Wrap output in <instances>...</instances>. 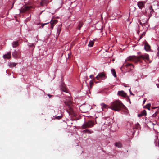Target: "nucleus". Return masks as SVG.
Masks as SVG:
<instances>
[{
	"label": "nucleus",
	"mask_w": 159,
	"mask_h": 159,
	"mask_svg": "<svg viewBox=\"0 0 159 159\" xmlns=\"http://www.w3.org/2000/svg\"><path fill=\"white\" fill-rule=\"evenodd\" d=\"M141 59L148 61L149 60V56L148 54L144 53L138 56H136L134 55L129 56L127 58L126 61H133L136 63L138 62H141Z\"/></svg>",
	"instance_id": "obj_1"
},
{
	"label": "nucleus",
	"mask_w": 159,
	"mask_h": 159,
	"mask_svg": "<svg viewBox=\"0 0 159 159\" xmlns=\"http://www.w3.org/2000/svg\"><path fill=\"white\" fill-rule=\"evenodd\" d=\"M125 107V106L119 100H117L111 102L110 106L108 107L109 108L116 111H119L122 108L124 109Z\"/></svg>",
	"instance_id": "obj_2"
},
{
	"label": "nucleus",
	"mask_w": 159,
	"mask_h": 159,
	"mask_svg": "<svg viewBox=\"0 0 159 159\" xmlns=\"http://www.w3.org/2000/svg\"><path fill=\"white\" fill-rule=\"evenodd\" d=\"M94 124L95 123L94 121L89 120L84 122L82 125V127L83 129L91 128L93 126Z\"/></svg>",
	"instance_id": "obj_3"
},
{
	"label": "nucleus",
	"mask_w": 159,
	"mask_h": 159,
	"mask_svg": "<svg viewBox=\"0 0 159 159\" xmlns=\"http://www.w3.org/2000/svg\"><path fill=\"white\" fill-rule=\"evenodd\" d=\"M125 66L128 72L132 71L134 69V66L131 63L127 62Z\"/></svg>",
	"instance_id": "obj_4"
},
{
	"label": "nucleus",
	"mask_w": 159,
	"mask_h": 159,
	"mask_svg": "<svg viewBox=\"0 0 159 159\" xmlns=\"http://www.w3.org/2000/svg\"><path fill=\"white\" fill-rule=\"evenodd\" d=\"M33 8L32 6H24L22 7L21 9L20 10V13H25L27 11L30 10L31 8Z\"/></svg>",
	"instance_id": "obj_5"
},
{
	"label": "nucleus",
	"mask_w": 159,
	"mask_h": 159,
	"mask_svg": "<svg viewBox=\"0 0 159 159\" xmlns=\"http://www.w3.org/2000/svg\"><path fill=\"white\" fill-rule=\"evenodd\" d=\"M57 20L56 19L51 20L50 22V27L49 28L52 30L53 29L54 26L57 23Z\"/></svg>",
	"instance_id": "obj_6"
},
{
	"label": "nucleus",
	"mask_w": 159,
	"mask_h": 159,
	"mask_svg": "<svg viewBox=\"0 0 159 159\" xmlns=\"http://www.w3.org/2000/svg\"><path fill=\"white\" fill-rule=\"evenodd\" d=\"M146 2L145 1H140L137 2V5L139 9H142L144 7L145 4Z\"/></svg>",
	"instance_id": "obj_7"
},
{
	"label": "nucleus",
	"mask_w": 159,
	"mask_h": 159,
	"mask_svg": "<svg viewBox=\"0 0 159 159\" xmlns=\"http://www.w3.org/2000/svg\"><path fill=\"white\" fill-rule=\"evenodd\" d=\"M61 89L62 91L67 93L68 90L66 87L65 84L64 83H62L61 86Z\"/></svg>",
	"instance_id": "obj_8"
},
{
	"label": "nucleus",
	"mask_w": 159,
	"mask_h": 159,
	"mask_svg": "<svg viewBox=\"0 0 159 159\" xmlns=\"http://www.w3.org/2000/svg\"><path fill=\"white\" fill-rule=\"evenodd\" d=\"M117 94L123 97H125L126 96V94L123 91H119L118 92Z\"/></svg>",
	"instance_id": "obj_9"
},
{
	"label": "nucleus",
	"mask_w": 159,
	"mask_h": 159,
	"mask_svg": "<svg viewBox=\"0 0 159 159\" xmlns=\"http://www.w3.org/2000/svg\"><path fill=\"white\" fill-rule=\"evenodd\" d=\"M99 78L100 80H102L106 78L105 74L103 72L99 73L98 74Z\"/></svg>",
	"instance_id": "obj_10"
},
{
	"label": "nucleus",
	"mask_w": 159,
	"mask_h": 159,
	"mask_svg": "<svg viewBox=\"0 0 159 159\" xmlns=\"http://www.w3.org/2000/svg\"><path fill=\"white\" fill-rule=\"evenodd\" d=\"M11 53L10 52H8L7 54L3 56V57L4 58L9 59L11 58Z\"/></svg>",
	"instance_id": "obj_11"
},
{
	"label": "nucleus",
	"mask_w": 159,
	"mask_h": 159,
	"mask_svg": "<svg viewBox=\"0 0 159 159\" xmlns=\"http://www.w3.org/2000/svg\"><path fill=\"white\" fill-rule=\"evenodd\" d=\"M12 55L13 57L16 58L19 57V55L18 52L16 50H15L12 53Z\"/></svg>",
	"instance_id": "obj_12"
},
{
	"label": "nucleus",
	"mask_w": 159,
	"mask_h": 159,
	"mask_svg": "<svg viewBox=\"0 0 159 159\" xmlns=\"http://www.w3.org/2000/svg\"><path fill=\"white\" fill-rule=\"evenodd\" d=\"M147 19L146 18H144V19L140 20L139 22L141 25H142L143 24H144L147 23Z\"/></svg>",
	"instance_id": "obj_13"
},
{
	"label": "nucleus",
	"mask_w": 159,
	"mask_h": 159,
	"mask_svg": "<svg viewBox=\"0 0 159 159\" xmlns=\"http://www.w3.org/2000/svg\"><path fill=\"white\" fill-rule=\"evenodd\" d=\"M154 143L156 146H159V140L158 137L156 136L154 141Z\"/></svg>",
	"instance_id": "obj_14"
},
{
	"label": "nucleus",
	"mask_w": 159,
	"mask_h": 159,
	"mask_svg": "<svg viewBox=\"0 0 159 159\" xmlns=\"http://www.w3.org/2000/svg\"><path fill=\"white\" fill-rule=\"evenodd\" d=\"M48 3V1L46 0H42L41 2H40V6H44L47 5V4Z\"/></svg>",
	"instance_id": "obj_15"
},
{
	"label": "nucleus",
	"mask_w": 159,
	"mask_h": 159,
	"mask_svg": "<svg viewBox=\"0 0 159 159\" xmlns=\"http://www.w3.org/2000/svg\"><path fill=\"white\" fill-rule=\"evenodd\" d=\"M12 46L13 48H16L19 45L18 42V41H14L12 43Z\"/></svg>",
	"instance_id": "obj_16"
},
{
	"label": "nucleus",
	"mask_w": 159,
	"mask_h": 159,
	"mask_svg": "<svg viewBox=\"0 0 159 159\" xmlns=\"http://www.w3.org/2000/svg\"><path fill=\"white\" fill-rule=\"evenodd\" d=\"M144 48L146 51H149L150 49V47L149 45L148 44H145L144 46Z\"/></svg>",
	"instance_id": "obj_17"
},
{
	"label": "nucleus",
	"mask_w": 159,
	"mask_h": 159,
	"mask_svg": "<svg viewBox=\"0 0 159 159\" xmlns=\"http://www.w3.org/2000/svg\"><path fill=\"white\" fill-rule=\"evenodd\" d=\"M85 133H88L89 134H91L93 132V131L91 129H86L84 130Z\"/></svg>",
	"instance_id": "obj_18"
},
{
	"label": "nucleus",
	"mask_w": 159,
	"mask_h": 159,
	"mask_svg": "<svg viewBox=\"0 0 159 159\" xmlns=\"http://www.w3.org/2000/svg\"><path fill=\"white\" fill-rule=\"evenodd\" d=\"M17 64L15 63H10L9 65V66L10 68H13L15 67Z\"/></svg>",
	"instance_id": "obj_19"
},
{
	"label": "nucleus",
	"mask_w": 159,
	"mask_h": 159,
	"mask_svg": "<svg viewBox=\"0 0 159 159\" xmlns=\"http://www.w3.org/2000/svg\"><path fill=\"white\" fill-rule=\"evenodd\" d=\"M94 44V42L93 41H90L88 44V46L89 47H92Z\"/></svg>",
	"instance_id": "obj_20"
},
{
	"label": "nucleus",
	"mask_w": 159,
	"mask_h": 159,
	"mask_svg": "<svg viewBox=\"0 0 159 159\" xmlns=\"http://www.w3.org/2000/svg\"><path fill=\"white\" fill-rule=\"evenodd\" d=\"M111 71L112 73V75L115 77H116V72L114 69H112L111 70Z\"/></svg>",
	"instance_id": "obj_21"
},
{
	"label": "nucleus",
	"mask_w": 159,
	"mask_h": 159,
	"mask_svg": "<svg viewBox=\"0 0 159 159\" xmlns=\"http://www.w3.org/2000/svg\"><path fill=\"white\" fill-rule=\"evenodd\" d=\"M115 145L118 148H121L122 147V144L120 142H117L115 143Z\"/></svg>",
	"instance_id": "obj_22"
},
{
	"label": "nucleus",
	"mask_w": 159,
	"mask_h": 159,
	"mask_svg": "<svg viewBox=\"0 0 159 159\" xmlns=\"http://www.w3.org/2000/svg\"><path fill=\"white\" fill-rule=\"evenodd\" d=\"M100 105L102 108H107V106L104 103H102Z\"/></svg>",
	"instance_id": "obj_23"
},
{
	"label": "nucleus",
	"mask_w": 159,
	"mask_h": 159,
	"mask_svg": "<svg viewBox=\"0 0 159 159\" xmlns=\"http://www.w3.org/2000/svg\"><path fill=\"white\" fill-rule=\"evenodd\" d=\"M82 25H83V23L81 22H80L78 26V29L79 30H80L81 27L82 26Z\"/></svg>",
	"instance_id": "obj_24"
},
{
	"label": "nucleus",
	"mask_w": 159,
	"mask_h": 159,
	"mask_svg": "<svg viewBox=\"0 0 159 159\" xmlns=\"http://www.w3.org/2000/svg\"><path fill=\"white\" fill-rule=\"evenodd\" d=\"M141 113L143 116H146V111L145 110H143L141 112Z\"/></svg>",
	"instance_id": "obj_25"
},
{
	"label": "nucleus",
	"mask_w": 159,
	"mask_h": 159,
	"mask_svg": "<svg viewBox=\"0 0 159 159\" xmlns=\"http://www.w3.org/2000/svg\"><path fill=\"white\" fill-rule=\"evenodd\" d=\"M62 115H61L59 116H55V118L57 120H60L62 118Z\"/></svg>",
	"instance_id": "obj_26"
},
{
	"label": "nucleus",
	"mask_w": 159,
	"mask_h": 159,
	"mask_svg": "<svg viewBox=\"0 0 159 159\" xmlns=\"http://www.w3.org/2000/svg\"><path fill=\"white\" fill-rule=\"evenodd\" d=\"M95 79H97V80H100L99 76H98V75L95 77H94L93 78V81H95Z\"/></svg>",
	"instance_id": "obj_27"
},
{
	"label": "nucleus",
	"mask_w": 159,
	"mask_h": 159,
	"mask_svg": "<svg viewBox=\"0 0 159 159\" xmlns=\"http://www.w3.org/2000/svg\"><path fill=\"white\" fill-rule=\"evenodd\" d=\"M135 127L138 129H139L140 128V125L139 124L137 123L135 125Z\"/></svg>",
	"instance_id": "obj_28"
},
{
	"label": "nucleus",
	"mask_w": 159,
	"mask_h": 159,
	"mask_svg": "<svg viewBox=\"0 0 159 159\" xmlns=\"http://www.w3.org/2000/svg\"><path fill=\"white\" fill-rule=\"evenodd\" d=\"M151 106V104H147L146 106V107L147 109H148L149 110H150V107Z\"/></svg>",
	"instance_id": "obj_29"
},
{
	"label": "nucleus",
	"mask_w": 159,
	"mask_h": 159,
	"mask_svg": "<svg viewBox=\"0 0 159 159\" xmlns=\"http://www.w3.org/2000/svg\"><path fill=\"white\" fill-rule=\"evenodd\" d=\"M89 84L90 86H92L93 85V82L92 81H90L89 82Z\"/></svg>",
	"instance_id": "obj_30"
},
{
	"label": "nucleus",
	"mask_w": 159,
	"mask_h": 159,
	"mask_svg": "<svg viewBox=\"0 0 159 159\" xmlns=\"http://www.w3.org/2000/svg\"><path fill=\"white\" fill-rule=\"evenodd\" d=\"M49 24V22H48V23H43V24H42V25H41V26L42 27V28H43L44 26L45 25H46L47 24Z\"/></svg>",
	"instance_id": "obj_31"
},
{
	"label": "nucleus",
	"mask_w": 159,
	"mask_h": 159,
	"mask_svg": "<svg viewBox=\"0 0 159 159\" xmlns=\"http://www.w3.org/2000/svg\"><path fill=\"white\" fill-rule=\"evenodd\" d=\"M156 112H157L156 111L154 114H153L152 115V117H155L156 116Z\"/></svg>",
	"instance_id": "obj_32"
},
{
	"label": "nucleus",
	"mask_w": 159,
	"mask_h": 159,
	"mask_svg": "<svg viewBox=\"0 0 159 159\" xmlns=\"http://www.w3.org/2000/svg\"><path fill=\"white\" fill-rule=\"evenodd\" d=\"M89 77L90 78H91V79L93 78V79L94 78V75H90Z\"/></svg>",
	"instance_id": "obj_33"
},
{
	"label": "nucleus",
	"mask_w": 159,
	"mask_h": 159,
	"mask_svg": "<svg viewBox=\"0 0 159 159\" xmlns=\"http://www.w3.org/2000/svg\"><path fill=\"white\" fill-rule=\"evenodd\" d=\"M142 116H143L142 115H141V113L140 114H138V117H140Z\"/></svg>",
	"instance_id": "obj_34"
},
{
	"label": "nucleus",
	"mask_w": 159,
	"mask_h": 159,
	"mask_svg": "<svg viewBox=\"0 0 159 159\" xmlns=\"http://www.w3.org/2000/svg\"><path fill=\"white\" fill-rule=\"evenodd\" d=\"M48 96L49 97V98H50L52 96H53L52 95H51L50 94H48Z\"/></svg>",
	"instance_id": "obj_35"
},
{
	"label": "nucleus",
	"mask_w": 159,
	"mask_h": 159,
	"mask_svg": "<svg viewBox=\"0 0 159 159\" xmlns=\"http://www.w3.org/2000/svg\"><path fill=\"white\" fill-rule=\"evenodd\" d=\"M129 92H130V94L131 95H133V93H132L131 92L130 89H129Z\"/></svg>",
	"instance_id": "obj_36"
},
{
	"label": "nucleus",
	"mask_w": 159,
	"mask_h": 159,
	"mask_svg": "<svg viewBox=\"0 0 159 159\" xmlns=\"http://www.w3.org/2000/svg\"><path fill=\"white\" fill-rule=\"evenodd\" d=\"M156 85L158 88H159V84H157Z\"/></svg>",
	"instance_id": "obj_37"
},
{
	"label": "nucleus",
	"mask_w": 159,
	"mask_h": 159,
	"mask_svg": "<svg viewBox=\"0 0 159 159\" xmlns=\"http://www.w3.org/2000/svg\"><path fill=\"white\" fill-rule=\"evenodd\" d=\"M157 108V107H153V108H152V109H154L156 108Z\"/></svg>",
	"instance_id": "obj_38"
},
{
	"label": "nucleus",
	"mask_w": 159,
	"mask_h": 159,
	"mask_svg": "<svg viewBox=\"0 0 159 159\" xmlns=\"http://www.w3.org/2000/svg\"><path fill=\"white\" fill-rule=\"evenodd\" d=\"M33 46V44H32V45H30V47H31V46Z\"/></svg>",
	"instance_id": "obj_39"
},
{
	"label": "nucleus",
	"mask_w": 159,
	"mask_h": 159,
	"mask_svg": "<svg viewBox=\"0 0 159 159\" xmlns=\"http://www.w3.org/2000/svg\"><path fill=\"white\" fill-rule=\"evenodd\" d=\"M145 102V100H144V101H143V102Z\"/></svg>",
	"instance_id": "obj_40"
},
{
	"label": "nucleus",
	"mask_w": 159,
	"mask_h": 159,
	"mask_svg": "<svg viewBox=\"0 0 159 159\" xmlns=\"http://www.w3.org/2000/svg\"><path fill=\"white\" fill-rule=\"evenodd\" d=\"M95 82L96 83H98V82H96V81Z\"/></svg>",
	"instance_id": "obj_41"
},
{
	"label": "nucleus",
	"mask_w": 159,
	"mask_h": 159,
	"mask_svg": "<svg viewBox=\"0 0 159 159\" xmlns=\"http://www.w3.org/2000/svg\"><path fill=\"white\" fill-rule=\"evenodd\" d=\"M39 23L38 24V25H39Z\"/></svg>",
	"instance_id": "obj_42"
}]
</instances>
